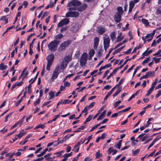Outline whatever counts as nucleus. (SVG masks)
I'll return each mask as SVG.
<instances>
[{
	"label": "nucleus",
	"mask_w": 161,
	"mask_h": 161,
	"mask_svg": "<svg viewBox=\"0 0 161 161\" xmlns=\"http://www.w3.org/2000/svg\"><path fill=\"white\" fill-rule=\"evenodd\" d=\"M25 134L24 133H22L20 131L19 134L16 135L15 136L17 137L18 138H20L25 135Z\"/></svg>",
	"instance_id": "nucleus-34"
},
{
	"label": "nucleus",
	"mask_w": 161,
	"mask_h": 161,
	"mask_svg": "<svg viewBox=\"0 0 161 161\" xmlns=\"http://www.w3.org/2000/svg\"><path fill=\"white\" fill-rule=\"evenodd\" d=\"M31 84L32 83L31 82L28 86V91L27 92H28V93L29 94L31 93L32 92L31 90Z\"/></svg>",
	"instance_id": "nucleus-31"
},
{
	"label": "nucleus",
	"mask_w": 161,
	"mask_h": 161,
	"mask_svg": "<svg viewBox=\"0 0 161 161\" xmlns=\"http://www.w3.org/2000/svg\"><path fill=\"white\" fill-rule=\"evenodd\" d=\"M99 42V38L98 37H96L94 39V48L95 49H96L97 48L98 43Z\"/></svg>",
	"instance_id": "nucleus-12"
},
{
	"label": "nucleus",
	"mask_w": 161,
	"mask_h": 161,
	"mask_svg": "<svg viewBox=\"0 0 161 161\" xmlns=\"http://www.w3.org/2000/svg\"><path fill=\"white\" fill-rule=\"evenodd\" d=\"M113 150V147H110L108 149V154H110L112 152V151Z\"/></svg>",
	"instance_id": "nucleus-48"
},
{
	"label": "nucleus",
	"mask_w": 161,
	"mask_h": 161,
	"mask_svg": "<svg viewBox=\"0 0 161 161\" xmlns=\"http://www.w3.org/2000/svg\"><path fill=\"white\" fill-rule=\"evenodd\" d=\"M8 152V150L6 149H5L4 151H3V152L1 153V155H3L5 153H7Z\"/></svg>",
	"instance_id": "nucleus-60"
},
{
	"label": "nucleus",
	"mask_w": 161,
	"mask_h": 161,
	"mask_svg": "<svg viewBox=\"0 0 161 161\" xmlns=\"http://www.w3.org/2000/svg\"><path fill=\"white\" fill-rule=\"evenodd\" d=\"M131 108L130 107H129L126 108L121 111H119V113H121L122 112H125L126 111H127L130 110V109Z\"/></svg>",
	"instance_id": "nucleus-35"
},
{
	"label": "nucleus",
	"mask_w": 161,
	"mask_h": 161,
	"mask_svg": "<svg viewBox=\"0 0 161 161\" xmlns=\"http://www.w3.org/2000/svg\"><path fill=\"white\" fill-rule=\"evenodd\" d=\"M109 70H107L105 71L104 73V75L103 77L102 78L103 79V78H105L106 77V76H107V74L108 73H109Z\"/></svg>",
	"instance_id": "nucleus-51"
},
{
	"label": "nucleus",
	"mask_w": 161,
	"mask_h": 161,
	"mask_svg": "<svg viewBox=\"0 0 161 161\" xmlns=\"http://www.w3.org/2000/svg\"><path fill=\"white\" fill-rule=\"evenodd\" d=\"M92 115H90L88 118H87L86 119V121H88V122L90 121L91 119H92Z\"/></svg>",
	"instance_id": "nucleus-56"
},
{
	"label": "nucleus",
	"mask_w": 161,
	"mask_h": 161,
	"mask_svg": "<svg viewBox=\"0 0 161 161\" xmlns=\"http://www.w3.org/2000/svg\"><path fill=\"white\" fill-rule=\"evenodd\" d=\"M65 64V63H64V61H63L62 63H61V67L60 68V69H62L63 70H64V69L65 68V67L66 66H64V64ZM66 65H65V66H66Z\"/></svg>",
	"instance_id": "nucleus-50"
},
{
	"label": "nucleus",
	"mask_w": 161,
	"mask_h": 161,
	"mask_svg": "<svg viewBox=\"0 0 161 161\" xmlns=\"http://www.w3.org/2000/svg\"><path fill=\"white\" fill-rule=\"evenodd\" d=\"M89 109L88 108V107H87V106H86L84 108V109L82 111L81 113L82 114V113L87 112Z\"/></svg>",
	"instance_id": "nucleus-43"
},
{
	"label": "nucleus",
	"mask_w": 161,
	"mask_h": 161,
	"mask_svg": "<svg viewBox=\"0 0 161 161\" xmlns=\"http://www.w3.org/2000/svg\"><path fill=\"white\" fill-rule=\"evenodd\" d=\"M87 60V54L86 53H83L82 54L80 60V65L82 67L86 64Z\"/></svg>",
	"instance_id": "nucleus-3"
},
{
	"label": "nucleus",
	"mask_w": 161,
	"mask_h": 161,
	"mask_svg": "<svg viewBox=\"0 0 161 161\" xmlns=\"http://www.w3.org/2000/svg\"><path fill=\"white\" fill-rule=\"evenodd\" d=\"M44 158L43 157H42L40 158H38L34 160V161H41Z\"/></svg>",
	"instance_id": "nucleus-64"
},
{
	"label": "nucleus",
	"mask_w": 161,
	"mask_h": 161,
	"mask_svg": "<svg viewBox=\"0 0 161 161\" xmlns=\"http://www.w3.org/2000/svg\"><path fill=\"white\" fill-rule=\"evenodd\" d=\"M111 94H112L111 93V92H108L104 99V101H105V100H106L108 98V97H109V96Z\"/></svg>",
	"instance_id": "nucleus-52"
},
{
	"label": "nucleus",
	"mask_w": 161,
	"mask_h": 161,
	"mask_svg": "<svg viewBox=\"0 0 161 161\" xmlns=\"http://www.w3.org/2000/svg\"><path fill=\"white\" fill-rule=\"evenodd\" d=\"M135 3L134 1H131L129 4V7L133 8L135 5Z\"/></svg>",
	"instance_id": "nucleus-44"
},
{
	"label": "nucleus",
	"mask_w": 161,
	"mask_h": 161,
	"mask_svg": "<svg viewBox=\"0 0 161 161\" xmlns=\"http://www.w3.org/2000/svg\"><path fill=\"white\" fill-rule=\"evenodd\" d=\"M59 70L60 66H56L55 69L54 70L53 73L51 77V79L53 80V81L58 77L59 74Z\"/></svg>",
	"instance_id": "nucleus-5"
},
{
	"label": "nucleus",
	"mask_w": 161,
	"mask_h": 161,
	"mask_svg": "<svg viewBox=\"0 0 161 161\" xmlns=\"http://www.w3.org/2000/svg\"><path fill=\"white\" fill-rule=\"evenodd\" d=\"M54 58V56L53 54H51L48 56L47 58V63L52 64Z\"/></svg>",
	"instance_id": "nucleus-10"
},
{
	"label": "nucleus",
	"mask_w": 161,
	"mask_h": 161,
	"mask_svg": "<svg viewBox=\"0 0 161 161\" xmlns=\"http://www.w3.org/2000/svg\"><path fill=\"white\" fill-rule=\"evenodd\" d=\"M65 90V86L63 85H61L60 88V91L61 92Z\"/></svg>",
	"instance_id": "nucleus-59"
},
{
	"label": "nucleus",
	"mask_w": 161,
	"mask_h": 161,
	"mask_svg": "<svg viewBox=\"0 0 161 161\" xmlns=\"http://www.w3.org/2000/svg\"><path fill=\"white\" fill-rule=\"evenodd\" d=\"M79 15V13L78 12L72 11H69L65 15L66 17H72L76 18Z\"/></svg>",
	"instance_id": "nucleus-6"
},
{
	"label": "nucleus",
	"mask_w": 161,
	"mask_h": 161,
	"mask_svg": "<svg viewBox=\"0 0 161 161\" xmlns=\"http://www.w3.org/2000/svg\"><path fill=\"white\" fill-rule=\"evenodd\" d=\"M147 137V136H144L143 137L141 138L140 140L142 142H143L146 140Z\"/></svg>",
	"instance_id": "nucleus-63"
},
{
	"label": "nucleus",
	"mask_w": 161,
	"mask_h": 161,
	"mask_svg": "<svg viewBox=\"0 0 161 161\" xmlns=\"http://www.w3.org/2000/svg\"><path fill=\"white\" fill-rule=\"evenodd\" d=\"M31 136V134L28 135L24 139V142H22V141H21L20 142L19 144L22 145H24L28 141L27 139Z\"/></svg>",
	"instance_id": "nucleus-16"
},
{
	"label": "nucleus",
	"mask_w": 161,
	"mask_h": 161,
	"mask_svg": "<svg viewBox=\"0 0 161 161\" xmlns=\"http://www.w3.org/2000/svg\"><path fill=\"white\" fill-rule=\"evenodd\" d=\"M161 58H156L155 57H154L153 58V59L154 60L155 62L156 63H158L160 61V59Z\"/></svg>",
	"instance_id": "nucleus-42"
},
{
	"label": "nucleus",
	"mask_w": 161,
	"mask_h": 161,
	"mask_svg": "<svg viewBox=\"0 0 161 161\" xmlns=\"http://www.w3.org/2000/svg\"><path fill=\"white\" fill-rule=\"evenodd\" d=\"M52 64L47 63V67H46V69L47 70H49L50 69V67L51 65Z\"/></svg>",
	"instance_id": "nucleus-58"
},
{
	"label": "nucleus",
	"mask_w": 161,
	"mask_h": 161,
	"mask_svg": "<svg viewBox=\"0 0 161 161\" xmlns=\"http://www.w3.org/2000/svg\"><path fill=\"white\" fill-rule=\"evenodd\" d=\"M69 22V19L65 18L61 21L58 24V26L60 27L68 24Z\"/></svg>",
	"instance_id": "nucleus-8"
},
{
	"label": "nucleus",
	"mask_w": 161,
	"mask_h": 161,
	"mask_svg": "<svg viewBox=\"0 0 161 161\" xmlns=\"http://www.w3.org/2000/svg\"><path fill=\"white\" fill-rule=\"evenodd\" d=\"M125 47V46H123L115 50L113 53V55L115 54L116 53H117L118 52H119V51H121L122 50L124 47Z\"/></svg>",
	"instance_id": "nucleus-19"
},
{
	"label": "nucleus",
	"mask_w": 161,
	"mask_h": 161,
	"mask_svg": "<svg viewBox=\"0 0 161 161\" xmlns=\"http://www.w3.org/2000/svg\"><path fill=\"white\" fill-rule=\"evenodd\" d=\"M87 5L85 3H83L79 7L78 6L76 10L79 12H81L85 10L87 7Z\"/></svg>",
	"instance_id": "nucleus-9"
},
{
	"label": "nucleus",
	"mask_w": 161,
	"mask_h": 161,
	"mask_svg": "<svg viewBox=\"0 0 161 161\" xmlns=\"http://www.w3.org/2000/svg\"><path fill=\"white\" fill-rule=\"evenodd\" d=\"M106 113V111L104 110L97 118V120H99L102 119L104 118Z\"/></svg>",
	"instance_id": "nucleus-15"
},
{
	"label": "nucleus",
	"mask_w": 161,
	"mask_h": 161,
	"mask_svg": "<svg viewBox=\"0 0 161 161\" xmlns=\"http://www.w3.org/2000/svg\"><path fill=\"white\" fill-rule=\"evenodd\" d=\"M122 89V88L121 87H119V88H118L116 91V92L114 93L113 94V96L115 97L117 96L121 91Z\"/></svg>",
	"instance_id": "nucleus-23"
},
{
	"label": "nucleus",
	"mask_w": 161,
	"mask_h": 161,
	"mask_svg": "<svg viewBox=\"0 0 161 161\" xmlns=\"http://www.w3.org/2000/svg\"><path fill=\"white\" fill-rule=\"evenodd\" d=\"M94 53L95 51L94 50H93V49H91L89 52V54L90 55V56L91 58H92L93 56Z\"/></svg>",
	"instance_id": "nucleus-33"
},
{
	"label": "nucleus",
	"mask_w": 161,
	"mask_h": 161,
	"mask_svg": "<svg viewBox=\"0 0 161 161\" xmlns=\"http://www.w3.org/2000/svg\"><path fill=\"white\" fill-rule=\"evenodd\" d=\"M102 48L101 47L100 49L97 50V57H99L101 56L102 53Z\"/></svg>",
	"instance_id": "nucleus-25"
},
{
	"label": "nucleus",
	"mask_w": 161,
	"mask_h": 161,
	"mask_svg": "<svg viewBox=\"0 0 161 161\" xmlns=\"http://www.w3.org/2000/svg\"><path fill=\"white\" fill-rule=\"evenodd\" d=\"M95 102H93L92 103H91L88 106H87L88 108H92L93 107L94 105L95 104Z\"/></svg>",
	"instance_id": "nucleus-46"
},
{
	"label": "nucleus",
	"mask_w": 161,
	"mask_h": 161,
	"mask_svg": "<svg viewBox=\"0 0 161 161\" xmlns=\"http://www.w3.org/2000/svg\"><path fill=\"white\" fill-rule=\"evenodd\" d=\"M149 76H154V74L155 73V71H149L147 72Z\"/></svg>",
	"instance_id": "nucleus-39"
},
{
	"label": "nucleus",
	"mask_w": 161,
	"mask_h": 161,
	"mask_svg": "<svg viewBox=\"0 0 161 161\" xmlns=\"http://www.w3.org/2000/svg\"><path fill=\"white\" fill-rule=\"evenodd\" d=\"M116 33L115 31L112 32L110 34V37L111 40L113 41L115 38Z\"/></svg>",
	"instance_id": "nucleus-17"
},
{
	"label": "nucleus",
	"mask_w": 161,
	"mask_h": 161,
	"mask_svg": "<svg viewBox=\"0 0 161 161\" xmlns=\"http://www.w3.org/2000/svg\"><path fill=\"white\" fill-rule=\"evenodd\" d=\"M153 89H154L153 88L151 87V88L147 91V93L146 95V96H149L151 93Z\"/></svg>",
	"instance_id": "nucleus-37"
},
{
	"label": "nucleus",
	"mask_w": 161,
	"mask_h": 161,
	"mask_svg": "<svg viewBox=\"0 0 161 161\" xmlns=\"http://www.w3.org/2000/svg\"><path fill=\"white\" fill-rule=\"evenodd\" d=\"M11 114H12V113H9V114H8L6 116L5 119V120H4V122H6L8 120V118L10 117L11 116Z\"/></svg>",
	"instance_id": "nucleus-40"
},
{
	"label": "nucleus",
	"mask_w": 161,
	"mask_h": 161,
	"mask_svg": "<svg viewBox=\"0 0 161 161\" xmlns=\"http://www.w3.org/2000/svg\"><path fill=\"white\" fill-rule=\"evenodd\" d=\"M128 35L130 37V38L129 39V40L130 41L132 39H133V36L132 35L130 31L129 32Z\"/></svg>",
	"instance_id": "nucleus-61"
},
{
	"label": "nucleus",
	"mask_w": 161,
	"mask_h": 161,
	"mask_svg": "<svg viewBox=\"0 0 161 161\" xmlns=\"http://www.w3.org/2000/svg\"><path fill=\"white\" fill-rule=\"evenodd\" d=\"M63 37V35L61 33H59L56 35L54 37L55 39L56 40H58L60 39Z\"/></svg>",
	"instance_id": "nucleus-18"
},
{
	"label": "nucleus",
	"mask_w": 161,
	"mask_h": 161,
	"mask_svg": "<svg viewBox=\"0 0 161 161\" xmlns=\"http://www.w3.org/2000/svg\"><path fill=\"white\" fill-rule=\"evenodd\" d=\"M27 88V87H26L25 88V92L24 93V96H22V97L21 98V99L19 100L16 103V106H17L21 102V101L22 100L23 98L25 97V94H26V93H27V91H26Z\"/></svg>",
	"instance_id": "nucleus-14"
},
{
	"label": "nucleus",
	"mask_w": 161,
	"mask_h": 161,
	"mask_svg": "<svg viewBox=\"0 0 161 161\" xmlns=\"http://www.w3.org/2000/svg\"><path fill=\"white\" fill-rule=\"evenodd\" d=\"M117 10L118 12L117 13H119V14L121 15L123 14V8L121 7H119L117 8Z\"/></svg>",
	"instance_id": "nucleus-27"
},
{
	"label": "nucleus",
	"mask_w": 161,
	"mask_h": 161,
	"mask_svg": "<svg viewBox=\"0 0 161 161\" xmlns=\"http://www.w3.org/2000/svg\"><path fill=\"white\" fill-rule=\"evenodd\" d=\"M96 158H98L102 156V154L100 153V151H98L96 153Z\"/></svg>",
	"instance_id": "nucleus-38"
},
{
	"label": "nucleus",
	"mask_w": 161,
	"mask_h": 161,
	"mask_svg": "<svg viewBox=\"0 0 161 161\" xmlns=\"http://www.w3.org/2000/svg\"><path fill=\"white\" fill-rule=\"evenodd\" d=\"M81 4V2L78 0H72L69 2L67 4V6L69 7L68 10L69 11L76 10Z\"/></svg>",
	"instance_id": "nucleus-1"
},
{
	"label": "nucleus",
	"mask_w": 161,
	"mask_h": 161,
	"mask_svg": "<svg viewBox=\"0 0 161 161\" xmlns=\"http://www.w3.org/2000/svg\"><path fill=\"white\" fill-rule=\"evenodd\" d=\"M148 75V74L147 73V72L146 73V74L145 75H144L142 76L140 78V79L142 80V79H145L149 77Z\"/></svg>",
	"instance_id": "nucleus-47"
},
{
	"label": "nucleus",
	"mask_w": 161,
	"mask_h": 161,
	"mask_svg": "<svg viewBox=\"0 0 161 161\" xmlns=\"http://www.w3.org/2000/svg\"><path fill=\"white\" fill-rule=\"evenodd\" d=\"M45 124V123L43 124H40L38 125L35 127V128H34V129H37L40 128L42 129H44L45 127L44 125Z\"/></svg>",
	"instance_id": "nucleus-26"
},
{
	"label": "nucleus",
	"mask_w": 161,
	"mask_h": 161,
	"mask_svg": "<svg viewBox=\"0 0 161 161\" xmlns=\"http://www.w3.org/2000/svg\"><path fill=\"white\" fill-rule=\"evenodd\" d=\"M51 153H49L47 155H45L44 156V157L45 158V160H47V159H50L51 158L50 157V156L51 155Z\"/></svg>",
	"instance_id": "nucleus-41"
},
{
	"label": "nucleus",
	"mask_w": 161,
	"mask_h": 161,
	"mask_svg": "<svg viewBox=\"0 0 161 161\" xmlns=\"http://www.w3.org/2000/svg\"><path fill=\"white\" fill-rule=\"evenodd\" d=\"M157 78H156L155 79V81H154V82H153L152 83L151 87L154 89L155 87V86L156 85V84H157Z\"/></svg>",
	"instance_id": "nucleus-36"
},
{
	"label": "nucleus",
	"mask_w": 161,
	"mask_h": 161,
	"mask_svg": "<svg viewBox=\"0 0 161 161\" xmlns=\"http://www.w3.org/2000/svg\"><path fill=\"white\" fill-rule=\"evenodd\" d=\"M121 146V144H120V143H115V144L114 145V146L118 149H120Z\"/></svg>",
	"instance_id": "nucleus-45"
},
{
	"label": "nucleus",
	"mask_w": 161,
	"mask_h": 161,
	"mask_svg": "<svg viewBox=\"0 0 161 161\" xmlns=\"http://www.w3.org/2000/svg\"><path fill=\"white\" fill-rule=\"evenodd\" d=\"M142 23L144 24L146 26H147L149 25V23L147 19H141Z\"/></svg>",
	"instance_id": "nucleus-21"
},
{
	"label": "nucleus",
	"mask_w": 161,
	"mask_h": 161,
	"mask_svg": "<svg viewBox=\"0 0 161 161\" xmlns=\"http://www.w3.org/2000/svg\"><path fill=\"white\" fill-rule=\"evenodd\" d=\"M49 99H50L54 97V92L51 91H50L49 93Z\"/></svg>",
	"instance_id": "nucleus-24"
},
{
	"label": "nucleus",
	"mask_w": 161,
	"mask_h": 161,
	"mask_svg": "<svg viewBox=\"0 0 161 161\" xmlns=\"http://www.w3.org/2000/svg\"><path fill=\"white\" fill-rule=\"evenodd\" d=\"M64 61L65 62V65H67L68 63L71 60V58L69 55L66 56L64 58Z\"/></svg>",
	"instance_id": "nucleus-13"
},
{
	"label": "nucleus",
	"mask_w": 161,
	"mask_h": 161,
	"mask_svg": "<svg viewBox=\"0 0 161 161\" xmlns=\"http://www.w3.org/2000/svg\"><path fill=\"white\" fill-rule=\"evenodd\" d=\"M40 99L38 98V99H37L36 100V101L34 102V106H36V104H38L40 103Z\"/></svg>",
	"instance_id": "nucleus-57"
},
{
	"label": "nucleus",
	"mask_w": 161,
	"mask_h": 161,
	"mask_svg": "<svg viewBox=\"0 0 161 161\" xmlns=\"http://www.w3.org/2000/svg\"><path fill=\"white\" fill-rule=\"evenodd\" d=\"M121 103V101L120 100H119L116 102H115L114 104V108H116L119 105V104L120 103Z\"/></svg>",
	"instance_id": "nucleus-49"
},
{
	"label": "nucleus",
	"mask_w": 161,
	"mask_h": 161,
	"mask_svg": "<svg viewBox=\"0 0 161 161\" xmlns=\"http://www.w3.org/2000/svg\"><path fill=\"white\" fill-rule=\"evenodd\" d=\"M60 41L58 40H53L51 41L48 45V47L49 50L52 52L56 51L58 45Z\"/></svg>",
	"instance_id": "nucleus-2"
},
{
	"label": "nucleus",
	"mask_w": 161,
	"mask_h": 161,
	"mask_svg": "<svg viewBox=\"0 0 161 161\" xmlns=\"http://www.w3.org/2000/svg\"><path fill=\"white\" fill-rule=\"evenodd\" d=\"M142 46H143L142 45L140 44L139 46L135 47V48H134V50L131 53H134L135 52H136V50L139 49L140 48H141Z\"/></svg>",
	"instance_id": "nucleus-30"
},
{
	"label": "nucleus",
	"mask_w": 161,
	"mask_h": 161,
	"mask_svg": "<svg viewBox=\"0 0 161 161\" xmlns=\"http://www.w3.org/2000/svg\"><path fill=\"white\" fill-rule=\"evenodd\" d=\"M161 95V90H159L158 91V93L155 95V97L156 98L158 97Z\"/></svg>",
	"instance_id": "nucleus-55"
},
{
	"label": "nucleus",
	"mask_w": 161,
	"mask_h": 161,
	"mask_svg": "<svg viewBox=\"0 0 161 161\" xmlns=\"http://www.w3.org/2000/svg\"><path fill=\"white\" fill-rule=\"evenodd\" d=\"M70 44L69 41H66L61 43L58 48V50L59 52L64 51L66 47Z\"/></svg>",
	"instance_id": "nucleus-4"
},
{
	"label": "nucleus",
	"mask_w": 161,
	"mask_h": 161,
	"mask_svg": "<svg viewBox=\"0 0 161 161\" xmlns=\"http://www.w3.org/2000/svg\"><path fill=\"white\" fill-rule=\"evenodd\" d=\"M98 30V33L100 34H102L105 32V29L102 27L99 28Z\"/></svg>",
	"instance_id": "nucleus-22"
},
{
	"label": "nucleus",
	"mask_w": 161,
	"mask_h": 161,
	"mask_svg": "<svg viewBox=\"0 0 161 161\" xmlns=\"http://www.w3.org/2000/svg\"><path fill=\"white\" fill-rule=\"evenodd\" d=\"M125 80L124 78H122L119 81L118 84L116 85V86H117V88H118L119 86L121 85V84L124 82Z\"/></svg>",
	"instance_id": "nucleus-32"
},
{
	"label": "nucleus",
	"mask_w": 161,
	"mask_h": 161,
	"mask_svg": "<svg viewBox=\"0 0 161 161\" xmlns=\"http://www.w3.org/2000/svg\"><path fill=\"white\" fill-rule=\"evenodd\" d=\"M110 42V39L108 36L107 37H104L103 39V45L104 49L106 51L109 46Z\"/></svg>",
	"instance_id": "nucleus-7"
},
{
	"label": "nucleus",
	"mask_w": 161,
	"mask_h": 161,
	"mask_svg": "<svg viewBox=\"0 0 161 161\" xmlns=\"http://www.w3.org/2000/svg\"><path fill=\"white\" fill-rule=\"evenodd\" d=\"M21 152L18 151L16 153H14L11 154V155L10 156V158H11L14 155H15L16 156H19L21 155Z\"/></svg>",
	"instance_id": "nucleus-20"
},
{
	"label": "nucleus",
	"mask_w": 161,
	"mask_h": 161,
	"mask_svg": "<svg viewBox=\"0 0 161 161\" xmlns=\"http://www.w3.org/2000/svg\"><path fill=\"white\" fill-rule=\"evenodd\" d=\"M121 15L119 13H116L114 15V20L117 23L119 22L121 19Z\"/></svg>",
	"instance_id": "nucleus-11"
},
{
	"label": "nucleus",
	"mask_w": 161,
	"mask_h": 161,
	"mask_svg": "<svg viewBox=\"0 0 161 161\" xmlns=\"http://www.w3.org/2000/svg\"><path fill=\"white\" fill-rule=\"evenodd\" d=\"M7 67V66L4 65L2 63L0 64V70H4L6 69Z\"/></svg>",
	"instance_id": "nucleus-28"
},
{
	"label": "nucleus",
	"mask_w": 161,
	"mask_h": 161,
	"mask_svg": "<svg viewBox=\"0 0 161 161\" xmlns=\"http://www.w3.org/2000/svg\"><path fill=\"white\" fill-rule=\"evenodd\" d=\"M61 102L62 104H66L69 103L72 101H69L68 99H65L63 101L62 100H61Z\"/></svg>",
	"instance_id": "nucleus-29"
},
{
	"label": "nucleus",
	"mask_w": 161,
	"mask_h": 161,
	"mask_svg": "<svg viewBox=\"0 0 161 161\" xmlns=\"http://www.w3.org/2000/svg\"><path fill=\"white\" fill-rule=\"evenodd\" d=\"M123 39V37H121V36H118L117 38V42H120Z\"/></svg>",
	"instance_id": "nucleus-54"
},
{
	"label": "nucleus",
	"mask_w": 161,
	"mask_h": 161,
	"mask_svg": "<svg viewBox=\"0 0 161 161\" xmlns=\"http://www.w3.org/2000/svg\"><path fill=\"white\" fill-rule=\"evenodd\" d=\"M106 136V134L105 133H104L100 137V138H101V139H103L105 138Z\"/></svg>",
	"instance_id": "nucleus-62"
},
{
	"label": "nucleus",
	"mask_w": 161,
	"mask_h": 161,
	"mask_svg": "<svg viewBox=\"0 0 161 161\" xmlns=\"http://www.w3.org/2000/svg\"><path fill=\"white\" fill-rule=\"evenodd\" d=\"M64 82V86L65 87H68L70 85V83L69 82H67V81H66Z\"/></svg>",
	"instance_id": "nucleus-53"
}]
</instances>
